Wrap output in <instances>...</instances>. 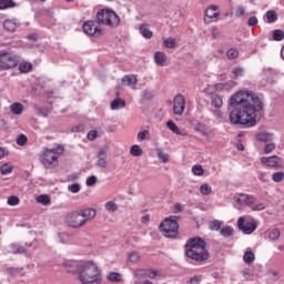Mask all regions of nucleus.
Instances as JSON below:
<instances>
[{
    "instance_id": "1",
    "label": "nucleus",
    "mask_w": 284,
    "mask_h": 284,
    "mask_svg": "<svg viewBox=\"0 0 284 284\" xmlns=\"http://www.w3.org/2000/svg\"><path fill=\"white\" fill-rule=\"evenodd\" d=\"M230 105L233 110L230 113V121L233 125H256V116L263 110V102L251 91H239L230 98Z\"/></svg>"
},
{
    "instance_id": "2",
    "label": "nucleus",
    "mask_w": 284,
    "mask_h": 284,
    "mask_svg": "<svg viewBox=\"0 0 284 284\" xmlns=\"http://www.w3.org/2000/svg\"><path fill=\"white\" fill-rule=\"evenodd\" d=\"M98 21L89 20L83 24V31L85 34L90 37H94V34H103V31L99 28V23L104 26H109V28H116L119 23H121V18L110 9H102L97 13Z\"/></svg>"
},
{
    "instance_id": "3",
    "label": "nucleus",
    "mask_w": 284,
    "mask_h": 284,
    "mask_svg": "<svg viewBox=\"0 0 284 284\" xmlns=\"http://www.w3.org/2000/svg\"><path fill=\"white\" fill-rule=\"evenodd\" d=\"M73 274L78 276L81 284H101L103 275L94 261H79L73 263Z\"/></svg>"
},
{
    "instance_id": "4",
    "label": "nucleus",
    "mask_w": 284,
    "mask_h": 284,
    "mask_svg": "<svg viewBox=\"0 0 284 284\" xmlns=\"http://www.w3.org/2000/svg\"><path fill=\"white\" fill-rule=\"evenodd\" d=\"M185 255L187 258H192V261H196L197 263L207 261L210 255L205 250V241H203L201 237L189 240L185 244Z\"/></svg>"
},
{
    "instance_id": "5",
    "label": "nucleus",
    "mask_w": 284,
    "mask_h": 284,
    "mask_svg": "<svg viewBox=\"0 0 284 284\" xmlns=\"http://www.w3.org/2000/svg\"><path fill=\"white\" fill-rule=\"evenodd\" d=\"M64 149L62 145H57L52 149H44L39 159L42 165L47 170H52L59 165V156L63 153Z\"/></svg>"
},
{
    "instance_id": "6",
    "label": "nucleus",
    "mask_w": 284,
    "mask_h": 284,
    "mask_svg": "<svg viewBox=\"0 0 284 284\" xmlns=\"http://www.w3.org/2000/svg\"><path fill=\"white\" fill-rule=\"evenodd\" d=\"M160 231L166 239H174V236L179 234V222H176V216L166 217L160 224Z\"/></svg>"
},
{
    "instance_id": "7",
    "label": "nucleus",
    "mask_w": 284,
    "mask_h": 284,
    "mask_svg": "<svg viewBox=\"0 0 284 284\" xmlns=\"http://www.w3.org/2000/svg\"><path fill=\"white\" fill-rule=\"evenodd\" d=\"M19 65V58L14 53L0 51V70H12Z\"/></svg>"
},
{
    "instance_id": "8",
    "label": "nucleus",
    "mask_w": 284,
    "mask_h": 284,
    "mask_svg": "<svg viewBox=\"0 0 284 284\" xmlns=\"http://www.w3.org/2000/svg\"><path fill=\"white\" fill-rule=\"evenodd\" d=\"M237 227L243 234H254L256 232V221L250 216H241L237 220Z\"/></svg>"
},
{
    "instance_id": "9",
    "label": "nucleus",
    "mask_w": 284,
    "mask_h": 284,
    "mask_svg": "<svg viewBox=\"0 0 284 284\" xmlns=\"http://www.w3.org/2000/svg\"><path fill=\"white\" fill-rule=\"evenodd\" d=\"M183 112H185V97L183 94H178L173 100V114L182 116Z\"/></svg>"
},
{
    "instance_id": "10",
    "label": "nucleus",
    "mask_w": 284,
    "mask_h": 284,
    "mask_svg": "<svg viewBox=\"0 0 284 284\" xmlns=\"http://www.w3.org/2000/svg\"><path fill=\"white\" fill-rule=\"evenodd\" d=\"M219 14H221L219 7L210 6L204 13V23H214L215 21H219Z\"/></svg>"
},
{
    "instance_id": "11",
    "label": "nucleus",
    "mask_w": 284,
    "mask_h": 284,
    "mask_svg": "<svg viewBox=\"0 0 284 284\" xmlns=\"http://www.w3.org/2000/svg\"><path fill=\"white\" fill-rule=\"evenodd\" d=\"M235 201L237 205H247L248 207H252L254 203H256V197L254 195L240 193L235 197Z\"/></svg>"
},
{
    "instance_id": "12",
    "label": "nucleus",
    "mask_w": 284,
    "mask_h": 284,
    "mask_svg": "<svg viewBox=\"0 0 284 284\" xmlns=\"http://www.w3.org/2000/svg\"><path fill=\"white\" fill-rule=\"evenodd\" d=\"M98 168H101L102 170H105L108 168V151L100 149L98 151V161H97Z\"/></svg>"
},
{
    "instance_id": "13",
    "label": "nucleus",
    "mask_w": 284,
    "mask_h": 284,
    "mask_svg": "<svg viewBox=\"0 0 284 284\" xmlns=\"http://www.w3.org/2000/svg\"><path fill=\"white\" fill-rule=\"evenodd\" d=\"M194 130L195 132H200L202 136H205L206 139H214V132L212 131V129H209L203 123H199L197 125H195Z\"/></svg>"
},
{
    "instance_id": "14",
    "label": "nucleus",
    "mask_w": 284,
    "mask_h": 284,
    "mask_svg": "<svg viewBox=\"0 0 284 284\" xmlns=\"http://www.w3.org/2000/svg\"><path fill=\"white\" fill-rule=\"evenodd\" d=\"M80 214H82V219H84V222L88 223V221H92L97 217V209L87 207V209H80Z\"/></svg>"
},
{
    "instance_id": "15",
    "label": "nucleus",
    "mask_w": 284,
    "mask_h": 284,
    "mask_svg": "<svg viewBox=\"0 0 284 284\" xmlns=\"http://www.w3.org/2000/svg\"><path fill=\"white\" fill-rule=\"evenodd\" d=\"M261 163H263V165H267V168H278V163H281V158L276 155H272L270 158H262Z\"/></svg>"
},
{
    "instance_id": "16",
    "label": "nucleus",
    "mask_w": 284,
    "mask_h": 284,
    "mask_svg": "<svg viewBox=\"0 0 284 284\" xmlns=\"http://www.w3.org/2000/svg\"><path fill=\"white\" fill-rule=\"evenodd\" d=\"M85 220L83 219V215L81 214V211H75L74 213V217L72 221V227L74 229H79V227H83V225H85Z\"/></svg>"
},
{
    "instance_id": "17",
    "label": "nucleus",
    "mask_w": 284,
    "mask_h": 284,
    "mask_svg": "<svg viewBox=\"0 0 284 284\" xmlns=\"http://www.w3.org/2000/svg\"><path fill=\"white\" fill-rule=\"evenodd\" d=\"M8 254H26V246L21 244H10L7 250Z\"/></svg>"
},
{
    "instance_id": "18",
    "label": "nucleus",
    "mask_w": 284,
    "mask_h": 284,
    "mask_svg": "<svg viewBox=\"0 0 284 284\" xmlns=\"http://www.w3.org/2000/svg\"><path fill=\"white\" fill-rule=\"evenodd\" d=\"M121 82L123 83V85H129L130 88L134 89L136 88V83H138L136 75L134 74L124 75L121 79Z\"/></svg>"
},
{
    "instance_id": "19",
    "label": "nucleus",
    "mask_w": 284,
    "mask_h": 284,
    "mask_svg": "<svg viewBox=\"0 0 284 284\" xmlns=\"http://www.w3.org/2000/svg\"><path fill=\"white\" fill-rule=\"evenodd\" d=\"M154 61L158 65H165V62L168 61V55H165L164 52L156 51L154 53Z\"/></svg>"
},
{
    "instance_id": "20",
    "label": "nucleus",
    "mask_w": 284,
    "mask_h": 284,
    "mask_svg": "<svg viewBox=\"0 0 284 284\" xmlns=\"http://www.w3.org/2000/svg\"><path fill=\"white\" fill-rule=\"evenodd\" d=\"M270 241H278L281 239V230L273 227L266 231Z\"/></svg>"
},
{
    "instance_id": "21",
    "label": "nucleus",
    "mask_w": 284,
    "mask_h": 284,
    "mask_svg": "<svg viewBox=\"0 0 284 284\" xmlns=\"http://www.w3.org/2000/svg\"><path fill=\"white\" fill-rule=\"evenodd\" d=\"M211 105H213V108H216L217 110L223 108V98L219 94H213L211 97Z\"/></svg>"
},
{
    "instance_id": "22",
    "label": "nucleus",
    "mask_w": 284,
    "mask_h": 284,
    "mask_svg": "<svg viewBox=\"0 0 284 284\" xmlns=\"http://www.w3.org/2000/svg\"><path fill=\"white\" fill-rule=\"evenodd\" d=\"M3 28L7 32H14L17 30V21L7 19L3 22Z\"/></svg>"
},
{
    "instance_id": "23",
    "label": "nucleus",
    "mask_w": 284,
    "mask_h": 284,
    "mask_svg": "<svg viewBox=\"0 0 284 284\" xmlns=\"http://www.w3.org/2000/svg\"><path fill=\"white\" fill-rule=\"evenodd\" d=\"M10 112L12 114L19 115L23 113V104L14 102L10 105Z\"/></svg>"
},
{
    "instance_id": "24",
    "label": "nucleus",
    "mask_w": 284,
    "mask_h": 284,
    "mask_svg": "<svg viewBox=\"0 0 284 284\" xmlns=\"http://www.w3.org/2000/svg\"><path fill=\"white\" fill-rule=\"evenodd\" d=\"M140 33L142 34V37H144V39H152V37L154 36L150 28H148V24L140 26Z\"/></svg>"
},
{
    "instance_id": "25",
    "label": "nucleus",
    "mask_w": 284,
    "mask_h": 284,
    "mask_svg": "<svg viewBox=\"0 0 284 284\" xmlns=\"http://www.w3.org/2000/svg\"><path fill=\"white\" fill-rule=\"evenodd\" d=\"M125 105V102L121 98H116L111 102V110H121Z\"/></svg>"
},
{
    "instance_id": "26",
    "label": "nucleus",
    "mask_w": 284,
    "mask_h": 284,
    "mask_svg": "<svg viewBox=\"0 0 284 284\" xmlns=\"http://www.w3.org/2000/svg\"><path fill=\"white\" fill-rule=\"evenodd\" d=\"M104 210H106V212H110L111 214H114V212L119 210V205L116 204V202L111 200L104 204Z\"/></svg>"
},
{
    "instance_id": "27",
    "label": "nucleus",
    "mask_w": 284,
    "mask_h": 284,
    "mask_svg": "<svg viewBox=\"0 0 284 284\" xmlns=\"http://www.w3.org/2000/svg\"><path fill=\"white\" fill-rule=\"evenodd\" d=\"M166 128L169 130H171V132H173L174 134H178L179 136H181V130L179 129V126L176 125V123H174V121L169 120L166 122Z\"/></svg>"
},
{
    "instance_id": "28",
    "label": "nucleus",
    "mask_w": 284,
    "mask_h": 284,
    "mask_svg": "<svg viewBox=\"0 0 284 284\" xmlns=\"http://www.w3.org/2000/svg\"><path fill=\"white\" fill-rule=\"evenodd\" d=\"M236 85V82L234 81H229L226 83H219L215 85L216 90H232Z\"/></svg>"
},
{
    "instance_id": "29",
    "label": "nucleus",
    "mask_w": 284,
    "mask_h": 284,
    "mask_svg": "<svg viewBox=\"0 0 284 284\" xmlns=\"http://www.w3.org/2000/svg\"><path fill=\"white\" fill-rule=\"evenodd\" d=\"M255 258H256V255H254V252L247 251L246 253H244L243 261H244V263H246L247 265L254 263V260H255Z\"/></svg>"
},
{
    "instance_id": "30",
    "label": "nucleus",
    "mask_w": 284,
    "mask_h": 284,
    "mask_svg": "<svg viewBox=\"0 0 284 284\" xmlns=\"http://www.w3.org/2000/svg\"><path fill=\"white\" fill-rule=\"evenodd\" d=\"M156 156L162 161V163H168L170 161V155L163 152V149H156Z\"/></svg>"
},
{
    "instance_id": "31",
    "label": "nucleus",
    "mask_w": 284,
    "mask_h": 284,
    "mask_svg": "<svg viewBox=\"0 0 284 284\" xmlns=\"http://www.w3.org/2000/svg\"><path fill=\"white\" fill-rule=\"evenodd\" d=\"M17 3L14 0H0V10H8V8H14Z\"/></svg>"
},
{
    "instance_id": "32",
    "label": "nucleus",
    "mask_w": 284,
    "mask_h": 284,
    "mask_svg": "<svg viewBox=\"0 0 284 284\" xmlns=\"http://www.w3.org/2000/svg\"><path fill=\"white\" fill-rule=\"evenodd\" d=\"M200 192L203 196H210L212 194V186L209 183H204L200 186Z\"/></svg>"
},
{
    "instance_id": "33",
    "label": "nucleus",
    "mask_w": 284,
    "mask_h": 284,
    "mask_svg": "<svg viewBox=\"0 0 284 284\" xmlns=\"http://www.w3.org/2000/svg\"><path fill=\"white\" fill-rule=\"evenodd\" d=\"M220 234L224 236V239H227L234 234V229L232 226H223L220 231Z\"/></svg>"
},
{
    "instance_id": "34",
    "label": "nucleus",
    "mask_w": 284,
    "mask_h": 284,
    "mask_svg": "<svg viewBox=\"0 0 284 284\" xmlns=\"http://www.w3.org/2000/svg\"><path fill=\"white\" fill-rule=\"evenodd\" d=\"M19 70L22 74H28V72H30V70H32V63H30V62L20 63Z\"/></svg>"
},
{
    "instance_id": "35",
    "label": "nucleus",
    "mask_w": 284,
    "mask_h": 284,
    "mask_svg": "<svg viewBox=\"0 0 284 284\" xmlns=\"http://www.w3.org/2000/svg\"><path fill=\"white\" fill-rule=\"evenodd\" d=\"M164 48L174 49L176 48V39L174 38H166L163 40Z\"/></svg>"
},
{
    "instance_id": "36",
    "label": "nucleus",
    "mask_w": 284,
    "mask_h": 284,
    "mask_svg": "<svg viewBox=\"0 0 284 284\" xmlns=\"http://www.w3.org/2000/svg\"><path fill=\"white\" fill-rule=\"evenodd\" d=\"M130 154L132 156H141L143 154V149H141L139 144H134L131 146Z\"/></svg>"
},
{
    "instance_id": "37",
    "label": "nucleus",
    "mask_w": 284,
    "mask_h": 284,
    "mask_svg": "<svg viewBox=\"0 0 284 284\" xmlns=\"http://www.w3.org/2000/svg\"><path fill=\"white\" fill-rule=\"evenodd\" d=\"M266 19H267V23H274L275 21L278 20V16L276 14V11L270 10L266 12Z\"/></svg>"
},
{
    "instance_id": "38",
    "label": "nucleus",
    "mask_w": 284,
    "mask_h": 284,
    "mask_svg": "<svg viewBox=\"0 0 284 284\" xmlns=\"http://www.w3.org/2000/svg\"><path fill=\"white\" fill-rule=\"evenodd\" d=\"M204 173L205 171L203 170V166L201 164L192 166V174H194V176H203Z\"/></svg>"
},
{
    "instance_id": "39",
    "label": "nucleus",
    "mask_w": 284,
    "mask_h": 284,
    "mask_svg": "<svg viewBox=\"0 0 284 284\" xmlns=\"http://www.w3.org/2000/svg\"><path fill=\"white\" fill-rule=\"evenodd\" d=\"M50 195L42 194L37 197V203H40L41 205H50Z\"/></svg>"
},
{
    "instance_id": "40",
    "label": "nucleus",
    "mask_w": 284,
    "mask_h": 284,
    "mask_svg": "<svg viewBox=\"0 0 284 284\" xmlns=\"http://www.w3.org/2000/svg\"><path fill=\"white\" fill-rule=\"evenodd\" d=\"M0 172L1 174L6 175V174H12V166L10 163H6L0 168Z\"/></svg>"
},
{
    "instance_id": "41",
    "label": "nucleus",
    "mask_w": 284,
    "mask_h": 284,
    "mask_svg": "<svg viewBox=\"0 0 284 284\" xmlns=\"http://www.w3.org/2000/svg\"><path fill=\"white\" fill-rule=\"evenodd\" d=\"M273 39H274V41H283V39H284L283 30H280V29L274 30L273 31Z\"/></svg>"
},
{
    "instance_id": "42",
    "label": "nucleus",
    "mask_w": 284,
    "mask_h": 284,
    "mask_svg": "<svg viewBox=\"0 0 284 284\" xmlns=\"http://www.w3.org/2000/svg\"><path fill=\"white\" fill-rule=\"evenodd\" d=\"M108 281H111V282H118L121 281V274L116 273V272H111L108 274L106 276Z\"/></svg>"
},
{
    "instance_id": "43",
    "label": "nucleus",
    "mask_w": 284,
    "mask_h": 284,
    "mask_svg": "<svg viewBox=\"0 0 284 284\" xmlns=\"http://www.w3.org/2000/svg\"><path fill=\"white\" fill-rule=\"evenodd\" d=\"M272 180H273L275 183H281V182H283V180H284V173H283V172H275V173H273Z\"/></svg>"
},
{
    "instance_id": "44",
    "label": "nucleus",
    "mask_w": 284,
    "mask_h": 284,
    "mask_svg": "<svg viewBox=\"0 0 284 284\" xmlns=\"http://www.w3.org/2000/svg\"><path fill=\"white\" fill-rule=\"evenodd\" d=\"M148 139H150V131L144 130L138 133V141H145Z\"/></svg>"
},
{
    "instance_id": "45",
    "label": "nucleus",
    "mask_w": 284,
    "mask_h": 284,
    "mask_svg": "<svg viewBox=\"0 0 284 284\" xmlns=\"http://www.w3.org/2000/svg\"><path fill=\"white\" fill-rule=\"evenodd\" d=\"M210 230H212L213 232H219V230H221V221L219 220H214L210 223Z\"/></svg>"
},
{
    "instance_id": "46",
    "label": "nucleus",
    "mask_w": 284,
    "mask_h": 284,
    "mask_svg": "<svg viewBox=\"0 0 284 284\" xmlns=\"http://www.w3.org/2000/svg\"><path fill=\"white\" fill-rule=\"evenodd\" d=\"M243 68L241 67H235L232 70L233 79H239V77H243Z\"/></svg>"
},
{
    "instance_id": "47",
    "label": "nucleus",
    "mask_w": 284,
    "mask_h": 284,
    "mask_svg": "<svg viewBox=\"0 0 284 284\" xmlns=\"http://www.w3.org/2000/svg\"><path fill=\"white\" fill-rule=\"evenodd\" d=\"M7 203L11 207H14L19 203V196H17V195L9 196Z\"/></svg>"
},
{
    "instance_id": "48",
    "label": "nucleus",
    "mask_w": 284,
    "mask_h": 284,
    "mask_svg": "<svg viewBox=\"0 0 284 284\" xmlns=\"http://www.w3.org/2000/svg\"><path fill=\"white\" fill-rule=\"evenodd\" d=\"M258 141H263L264 143L267 141H272V134L270 133H260L257 134Z\"/></svg>"
},
{
    "instance_id": "49",
    "label": "nucleus",
    "mask_w": 284,
    "mask_h": 284,
    "mask_svg": "<svg viewBox=\"0 0 284 284\" xmlns=\"http://www.w3.org/2000/svg\"><path fill=\"white\" fill-rule=\"evenodd\" d=\"M140 258H141V256L139 255V252H136V251H133L129 254V261L131 263H136Z\"/></svg>"
},
{
    "instance_id": "50",
    "label": "nucleus",
    "mask_w": 284,
    "mask_h": 284,
    "mask_svg": "<svg viewBox=\"0 0 284 284\" xmlns=\"http://www.w3.org/2000/svg\"><path fill=\"white\" fill-rule=\"evenodd\" d=\"M26 143H28V136H26V134H20L18 138H17V145H26Z\"/></svg>"
},
{
    "instance_id": "51",
    "label": "nucleus",
    "mask_w": 284,
    "mask_h": 284,
    "mask_svg": "<svg viewBox=\"0 0 284 284\" xmlns=\"http://www.w3.org/2000/svg\"><path fill=\"white\" fill-rule=\"evenodd\" d=\"M227 59H236L239 57V50L229 49L226 52Z\"/></svg>"
},
{
    "instance_id": "52",
    "label": "nucleus",
    "mask_w": 284,
    "mask_h": 284,
    "mask_svg": "<svg viewBox=\"0 0 284 284\" xmlns=\"http://www.w3.org/2000/svg\"><path fill=\"white\" fill-rule=\"evenodd\" d=\"M251 210L253 211V212H261V211H263V210H265V204L264 203H258V204H253L252 206H251Z\"/></svg>"
},
{
    "instance_id": "53",
    "label": "nucleus",
    "mask_w": 284,
    "mask_h": 284,
    "mask_svg": "<svg viewBox=\"0 0 284 284\" xmlns=\"http://www.w3.org/2000/svg\"><path fill=\"white\" fill-rule=\"evenodd\" d=\"M202 281L203 276L194 275L193 277L190 278L189 284H201Z\"/></svg>"
},
{
    "instance_id": "54",
    "label": "nucleus",
    "mask_w": 284,
    "mask_h": 284,
    "mask_svg": "<svg viewBox=\"0 0 284 284\" xmlns=\"http://www.w3.org/2000/svg\"><path fill=\"white\" fill-rule=\"evenodd\" d=\"M36 114H38V116H48V109L37 106Z\"/></svg>"
},
{
    "instance_id": "55",
    "label": "nucleus",
    "mask_w": 284,
    "mask_h": 284,
    "mask_svg": "<svg viewBox=\"0 0 284 284\" xmlns=\"http://www.w3.org/2000/svg\"><path fill=\"white\" fill-rule=\"evenodd\" d=\"M92 185H97V178L94 175L87 179V186L92 187Z\"/></svg>"
},
{
    "instance_id": "56",
    "label": "nucleus",
    "mask_w": 284,
    "mask_h": 284,
    "mask_svg": "<svg viewBox=\"0 0 284 284\" xmlns=\"http://www.w3.org/2000/svg\"><path fill=\"white\" fill-rule=\"evenodd\" d=\"M61 243H69L70 241V234L68 233H60L59 234Z\"/></svg>"
},
{
    "instance_id": "57",
    "label": "nucleus",
    "mask_w": 284,
    "mask_h": 284,
    "mask_svg": "<svg viewBox=\"0 0 284 284\" xmlns=\"http://www.w3.org/2000/svg\"><path fill=\"white\" fill-rule=\"evenodd\" d=\"M276 149V145L274 143L266 144L264 148L265 154H270V152L274 151Z\"/></svg>"
},
{
    "instance_id": "58",
    "label": "nucleus",
    "mask_w": 284,
    "mask_h": 284,
    "mask_svg": "<svg viewBox=\"0 0 284 284\" xmlns=\"http://www.w3.org/2000/svg\"><path fill=\"white\" fill-rule=\"evenodd\" d=\"M243 14H245V8H243L242 6H239L235 10V16L243 17Z\"/></svg>"
},
{
    "instance_id": "59",
    "label": "nucleus",
    "mask_w": 284,
    "mask_h": 284,
    "mask_svg": "<svg viewBox=\"0 0 284 284\" xmlns=\"http://www.w3.org/2000/svg\"><path fill=\"white\" fill-rule=\"evenodd\" d=\"M97 136H98L97 131H90V132L88 133V135H87V139H88L89 141H94V139H97Z\"/></svg>"
},
{
    "instance_id": "60",
    "label": "nucleus",
    "mask_w": 284,
    "mask_h": 284,
    "mask_svg": "<svg viewBox=\"0 0 284 284\" xmlns=\"http://www.w3.org/2000/svg\"><path fill=\"white\" fill-rule=\"evenodd\" d=\"M146 276H148V278L154 280V278H156V276H159V271H149L146 273Z\"/></svg>"
},
{
    "instance_id": "61",
    "label": "nucleus",
    "mask_w": 284,
    "mask_h": 284,
    "mask_svg": "<svg viewBox=\"0 0 284 284\" xmlns=\"http://www.w3.org/2000/svg\"><path fill=\"white\" fill-rule=\"evenodd\" d=\"M258 23V19L256 17H251L247 21L248 26H256Z\"/></svg>"
},
{
    "instance_id": "62",
    "label": "nucleus",
    "mask_w": 284,
    "mask_h": 284,
    "mask_svg": "<svg viewBox=\"0 0 284 284\" xmlns=\"http://www.w3.org/2000/svg\"><path fill=\"white\" fill-rule=\"evenodd\" d=\"M81 191V185L79 184H72V193L77 194V192Z\"/></svg>"
},
{
    "instance_id": "63",
    "label": "nucleus",
    "mask_w": 284,
    "mask_h": 284,
    "mask_svg": "<svg viewBox=\"0 0 284 284\" xmlns=\"http://www.w3.org/2000/svg\"><path fill=\"white\" fill-rule=\"evenodd\" d=\"M71 261H64L63 263H62V265H63V267H67V272H70V265H71Z\"/></svg>"
},
{
    "instance_id": "64",
    "label": "nucleus",
    "mask_w": 284,
    "mask_h": 284,
    "mask_svg": "<svg viewBox=\"0 0 284 284\" xmlns=\"http://www.w3.org/2000/svg\"><path fill=\"white\" fill-rule=\"evenodd\" d=\"M141 223H150V215H143L141 219Z\"/></svg>"
}]
</instances>
